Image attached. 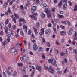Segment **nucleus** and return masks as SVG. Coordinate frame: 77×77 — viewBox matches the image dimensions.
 I'll list each match as a JSON object with an SVG mask.
<instances>
[{"instance_id":"nucleus-1","label":"nucleus","mask_w":77,"mask_h":77,"mask_svg":"<svg viewBox=\"0 0 77 77\" xmlns=\"http://www.w3.org/2000/svg\"><path fill=\"white\" fill-rule=\"evenodd\" d=\"M43 7L45 8V12H46L48 17H51V16L50 14V12L48 11V6L47 5L46 3H44L43 5Z\"/></svg>"},{"instance_id":"nucleus-2","label":"nucleus","mask_w":77,"mask_h":77,"mask_svg":"<svg viewBox=\"0 0 77 77\" xmlns=\"http://www.w3.org/2000/svg\"><path fill=\"white\" fill-rule=\"evenodd\" d=\"M44 69L45 70H48V71H50V72L52 74L54 73V70L51 66H49V67L48 69V67H47V66H45L44 67Z\"/></svg>"},{"instance_id":"nucleus-3","label":"nucleus","mask_w":77,"mask_h":77,"mask_svg":"<svg viewBox=\"0 0 77 77\" xmlns=\"http://www.w3.org/2000/svg\"><path fill=\"white\" fill-rule=\"evenodd\" d=\"M48 62L49 63H51L52 65H54L55 66H57V64L56 63V61L55 59H52L48 60Z\"/></svg>"},{"instance_id":"nucleus-4","label":"nucleus","mask_w":77,"mask_h":77,"mask_svg":"<svg viewBox=\"0 0 77 77\" xmlns=\"http://www.w3.org/2000/svg\"><path fill=\"white\" fill-rule=\"evenodd\" d=\"M10 41H11V39L9 38H8L6 41L3 42H2V46L5 47V46L6 45V43L9 42Z\"/></svg>"},{"instance_id":"nucleus-5","label":"nucleus","mask_w":77,"mask_h":77,"mask_svg":"<svg viewBox=\"0 0 77 77\" xmlns=\"http://www.w3.org/2000/svg\"><path fill=\"white\" fill-rule=\"evenodd\" d=\"M73 31V30L72 29V28H70L69 30L67 32L68 33V35H71L72 34V32Z\"/></svg>"},{"instance_id":"nucleus-6","label":"nucleus","mask_w":77,"mask_h":77,"mask_svg":"<svg viewBox=\"0 0 77 77\" xmlns=\"http://www.w3.org/2000/svg\"><path fill=\"white\" fill-rule=\"evenodd\" d=\"M44 29L42 28L41 29V31L39 33L40 36H42V35H44Z\"/></svg>"},{"instance_id":"nucleus-7","label":"nucleus","mask_w":77,"mask_h":77,"mask_svg":"<svg viewBox=\"0 0 77 77\" xmlns=\"http://www.w3.org/2000/svg\"><path fill=\"white\" fill-rule=\"evenodd\" d=\"M31 10L32 12H34L36 10V7L35 6L32 7L31 8Z\"/></svg>"},{"instance_id":"nucleus-8","label":"nucleus","mask_w":77,"mask_h":77,"mask_svg":"<svg viewBox=\"0 0 77 77\" xmlns=\"http://www.w3.org/2000/svg\"><path fill=\"white\" fill-rule=\"evenodd\" d=\"M33 48L34 50L35 51L37 50V49H38V46H37V45H36V43H34V44Z\"/></svg>"},{"instance_id":"nucleus-9","label":"nucleus","mask_w":77,"mask_h":77,"mask_svg":"<svg viewBox=\"0 0 77 77\" xmlns=\"http://www.w3.org/2000/svg\"><path fill=\"white\" fill-rule=\"evenodd\" d=\"M68 7V5H67V3H65L64 4H63V9L64 10H65L66 8Z\"/></svg>"},{"instance_id":"nucleus-10","label":"nucleus","mask_w":77,"mask_h":77,"mask_svg":"<svg viewBox=\"0 0 77 77\" xmlns=\"http://www.w3.org/2000/svg\"><path fill=\"white\" fill-rule=\"evenodd\" d=\"M30 17L32 18L33 20H36L37 19V18L34 15H30L29 16Z\"/></svg>"},{"instance_id":"nucleus-11","label":"nucleus","mask_w":77,"mask_h":77,"mask_svg":"<svg viewBox=\"0 0 77 77\" xmlns=\"http://www.w3.org/2000/svg\"><path fill=\"white\" fill-rule=\"evenodd\" d=\"M5 72H6L7 73L8 75L11 76V75H12V74L11 73V72H9V71L7 70L6 71V70L5 69Z\"/></svg>"},{"instance_id":"nucleus-12","label":"nucleus","mask_w":77,"mask_h":77,"mask_svg":"<svg viewBox=\"0 0 77 77\" xmlns=\"http://www.w3.org/2000/svg\"><path fill=\"white\" fill-rule=\"evenodd\" d=\"M45 34H48V33H50L51 32V31L50 29H47L45 31Z\"/></svg>"},{"instance_id":"nucleus-13","label":"nucleus","mask_w":77,"mask_h":77,"mask_svg":"<svg viewBox=\"0 0 77 77\" xmlns=\"http://www.w3.org/2000/svg\"><path fill=\"white\" fill-rule=\"evenodd\" d=\"M36 69L37 70L39 71H40L41 69V66H37L36 67Z\"/></svg>"},{"instance_id":"nucleus-14","label":"nucleus","mask_w":77,"mask_h":77,"mask_svg":"<svg viewBox=\"0 0 77 77\" xmlns=\"http://www.w3.org/2000/svg\"><path fill=\"white\" fill-rule=\"evenodd\" d=\"M60 33L62 36H65L66 35V32L65 31H61Z\"/></svg>"},{"instance_id":"nucleus-15","label":"nucleus","mask_w":77,"mask_h":77,"mask_svg":"<svg viewBox=\"0 0 77 77\" xmlns=\"http://www.w3.org/2000/svg\"><path fill=\"white\" fill-rule=\"evenodd\" d=\"M23 29H25V32H27V27L25 25H23Z\"/></svg>"},{"instance_id":"nucleus-16","label":"nucleus","mask_w":77,"mask_h":77,"mask_svg":"<svg viewBox=\"0 0 77 77\" xmlns=\"http://www.w3.org/2000/svg\"><path fill=\"white\" fill-rule=\"evenodd\" d=\"M20 35H21L23 37L24 36V34L22 31H20Z\"/></svg>"},{"instance_id":"nucleus-17","label":"nucleus","mask_w":77,"mask_h":77,"mask_svg":"<svg viewBox=\"0 0 77 77\" xmlns=\"http://www.w3.org/2000/svg\"><path fill=\"white\" fill-rule=\"evenodd\" d=\"M4 29L5 30V33H6L8 31V27L7 26L5 27L4 28Z\"/></svg>"},{"instance_id":"nucleus-18","label":"nucleus","mask_w":77,"mask_h":77,"mask_svg":"<svg viewBox=\"0 0 77 77\" xmlns=\"http://www.w3.org/2000/svg\"><path fill=\"white\" fill-rule=\"evenodd\" d=\"M57 16L59 18H64V16H63L62 15H59V14H58Z\"/></svg>"},{"instance_id":"nucleus-19","label":"nucleus","mask_w":77,"mask_h":77,"mask_svg":"<svg viewBox=\"0 0 77 77\" xmlns=\"http://www.w3.org/2000/svg\"><path fill=\"white\" fill-rule=\"evenodd\" d=\"M14 15L16 19H18L19 18V15H18L14 13Z\"/></svg>"},{"instance_id":"nucleus-20","label":"nucleus","mask_w":77,"mask_h":77,"mask_svg":"<svg viewBox=\"0 0 77 77\" xmlns=\"http://www.w3.org/2000/svg\"><path fill=\"white\" fill-rule=\"evenodd\" d=\"M41 17L42 18H44L45 15V14H44V13H42L41 14Z\"/></svg>"},{"instance_id":"nucleus-21","label":"nucleus","mask_w":77,"mask_h":77,"mask_svg":"<svg viewBox=\"0 0 77 77\" xmlns=\"http://www.w3.org/2000/svg\"><path fill=\"white\" fill-rule=\"evenodd\" d=\"M14 47H13L11 49V53H14V51H16L17 50H16L15 48H14Z\"/></svg>"},{"instance_id":"nucleus-22","label":"nucleus","mask_w":77,"mask_h":77,"mask_svg":"<svg viewBox=\"0 0 77 77\" xmlns=\"http://www.w3.org/2000/svg\"><path fill=\"white\" fill-rule=\"evenodd\" d=\"M66 53L65 54L63 52L61 53H60V54L61 56H64V55H65V54H67V53H68V51H67V50H66Z\"/></svg>"},{"instance_id":"nucleus-23","label":"nucleus","mask_w":77,"mask_h":77,"mask_svg":"<svg viewBox=\"0 0 77 77\" xmlns=\"http://www.w3.org/2000/svg\"><path fill=\"white\" fill-rule=\"evenodd\" d=\"M74 11H76L77 10V5L76 4L75 5V7L73 9Z\"/></svg>"},{"instance_id":"nucleus-24","label":"nucleus","mask_w":77,"mask_h":77,"mask_svg":"<svg viewBox=\"0 0 77 77\" xmlns=\"http://www.w3.org/2000/svg\"><path fill=\"white\" fill-rule=\"evenodd\" d=\"M8 5L7 4V2H5V4H4L3 7V8L4 9V8H6V6H7Z\"/></svg>"},{"instance_id":"nucleus-25","label":"nucleus","mask_w":77,"mask_h":77,"mask_svg":"<svg viewBox=\"0 0 77 77\" xmlns=\"http://www.w3.org/2000/svg\"><path fill=\"white\" fill-rule=\"evenodd\" d=\"M62 5V2H60V3H59L58 4V7H60Z\"/></svg>"},{"instance_id":"nucleus-26","label":"nucleus","mask_w":77,"mask_h":77,"mask_svg":"<svg viewBox=\"0 0 77 77\" xmlns=\"http://www.w3.org/2000/svg\"><path fill=\"white\" fill-rule=\"evenodd\" d=\"M17 75V72L15 71L13 74V76L15 77V76H16Z\"/></svg>"},{"instance_id":"nucleus-27","label":"nucleus","mask_w":77,"mask_h":77,"mask_svg":"<svg viewBox=\"0 0 77 77\" xmlns=\"http://www.w3.org/2000/svg\"><path fill=\"white\" fill-rule=\"evenodd\" d=\"M54 31V34H57V32L56 31V28H54L53 29Z\"/></svg>"},{"instance_id":"nucleus-28","label":"nucleus","mask_w":77,"mask_h":77,"mask_svg":"<svg viewBox=\"0 0 77 77\" xmlns=\"http://www.w3.org/2000/svg\"><path fill=\"white\" fill-rule=\"evenodd\" d=\"M5 24L6 25H7V24H8V23H9V20H8V19L6 20L5 21Z\"/></svg>"},{"instance_id":"nucleus-29","label":"nucleus","mask_w":77,"mask_h":77,"mask_svg":"<svg viewBox=\"0 0 77 77\" xmlns=\"http://www.w3.org/2000/svg\"><path fill=\"white\" fill-rule=\"evenodd\" d=\"M23 74H26V67H24L23 70Z\"/></svg>"},{"instance_id":"nucleus-30","label":"nucleus","mask_w":77,"mask_h":77,"mask_svg":"<svg viewBox=\"0 0 77 77\" xmlns=\"http://www.w3.org/2000/svg\"><path fill=\"white\" fill-rule=\"evenodd\" d=\"M24 20V19L20 18L19 20V23H21L22 21H23Z\"/></svg>"},{"instance_id":"nucleus-31","label":"nucleus","mask_w":77,"mask_h":77,"mask_svg":"<svg viewBox=\"0 0 77 77\" xmlns=\"http://www.w3.org/2000/svg\"><path fill=\"white\" fill-rule=\"evenodd\" d=\"M20 43H17L16 45V48H18L19 47H20Z\"/></svg>"},{"instance_id":"nucleus-32","label":"nucleus","mask_w":77,"mask_h":77,"mask_svg":"<svg viewBox=\"0 0 77 77\" xmlns=\"http://www.w3.org/2000/svg\"><path fill=\"white\" fill-rule=\"evenodd\" d=\"M35 38V36H34V35H33V34H32V35L31 38V39H34Z\"/></svg>"},{"instance_id":"nucleus-33","label":"nucleus","mask_w":77,"mask_h":77,"mask_svg":"<svg viewBox=\"0 0 77 77\" xmlns=\"http://www.w3.org/2000/svg\"><path fill=\"white\" fill-rule=\"evenodd\" d=\"M42 57L43 59H44L45 58V57L44 56H45V55L44 54H42Z\"/></svg>"},{"instance_id":"nucleus-34","label":"nucleus","mask_w":77,"mask_h":77,"mask_svg":"<svg viewBox=\"0 0 77 77\" xmlns=\"http://www.w3.org/2000/svg\"><path fill=\"white\" fill-rule=\"evenodd\" d=\"M14 55H17V54H18V52L17 51V50H16L14 52Z\"/></svg>"},{"instance_id":"nucleus-35","label":"nucleus","mask_w":77,"mask_h":77,"mask_svg":"<svg viewBox=\"0 0 77 77\" xmlns=\"http://www.w3.org/2000/svg\"><path fill=\"white\" fill-rule=\"evenodd\" d=\"M16 26L15 25H13L12 26V30H15V29Z\"/></svg>"},{"instance_id":"nucleus-36","label":"nucleus","mask_w":77,"mask_h":77,"mask_svg":"<svg viewBox=\"0 0 77 77\" xmlns=\"http://www.w3.org/2000/svg\"><path fill=\"white\" fill-rule=\"evenodd\" d=\"M40 25V24H39V23L37 22V23H36V26H37V27H39Z\"/></svg>"},{"instance_id":"nucleus-37","label":"nucleus","mask_w":77,"mask_h":77,"mask_svg":"<svg viewBox=\"0 0 77 77\" xmlns=\"http://www.w3.org/2000/svg\"><path fill=\"white\" fill-rule=\"evenodd\" d=\"M14 32L13 31L11 30L10 32L11 35H14Z\"/></svg>"},{"instance_id":"nucleus-38","label":"nucleus","mask_w":77,"mask_h":77,"mask_svg":"<svg viewBox=\"0 0 77 77\" xmlns=\"http://www.w3.org/2000/svg\"><path fill=\"white\" fill-rule=\"evenodd\" d=\"M12 20L14 23H16V19H15V18L14 17V18H13Z\"/></svg>"},{"instance_id":"nucleus-39","label":"nucleus","mask_w":77,"mask_h":77,"mask_svg":"<svg viewBox=\"0 0 77 77\" xmlns=\"http://www.w3.org/2000/svg\"><path fill=\"white\" fill-rule=\"evenodd\" d=\"M67 23L68 25V26H71V24L70 23V22L69 21H67Z\"/></svg>"},{"instance_id":"nucleus-40","label":"nucleus","mask_w":77,"mask_h":77,"mask_svg":"<svg viewBox=\"0 0 77 77\" xmlns=\"http://www.w3.org/2000/svg\"><path fill=\"white\" fill-rule=\"evenodd\" d=\"M20 9L21 10H23L24 9V7L23 5H21L20 6Z\"/></svg>"},{"instance_id":"nucleus-41","label":"nucleus","mask_w":77,"mask_h":77,"mask_svg":"<svg viewBox=\"0 0 77 77\" xmlns=\"http://www.w3.org/2000/svg\"><path fill=\"white\" fill-rule=\"evenodd\" d=\"M40 2V1H39V0H36L35 3L36 4H38V3H39Z\"/></svg>"},{"instance_id":"nucleus-42","label":"nucleus","mask_w":77,"mask_h":77,"mask_svg":"<svg viewBox=\"0 0 77 77\" xmlns=\"http://www.w3.org/2000/svg\"><path fill=\"white\" fill-rule=\"evenodd\" d=\"M33 72L32 73V74H31V75L30 76V77H33V75H34V72H35V71H33Z\"/></svg>"},{"instance_id":"nucleus-43","label":"nucleus","mask_w":77,"mask_h":77,"mask_svg":"<svg viewBox=\"0 0 77 77\" xmlns=\"http://www.w3.org/2000/svg\"><path fill=\"white\" fill-rule=\"evenodd\" d=\"M29 66L31 67V68L32 69H33V71H35V67H34V66Z\"/></svg>"},{"instance_id":"nucleus-44","label":"nucleus","mask_w":77,"mask_h":77,"mask_svg":"<svg viewBox=\"0 0 77 77\" xmlns=\"http://www.w3.org/2000/svg\"><path fill=\"white\" fill-rule=\"evenodd\" d=\"M31 34H32V31L30 30H29L28 31V35H31Z\"/></svg>"},{"instance_id":"nucleus-45","label":"nucleus","mask_w":77,"mask_h":77,"mask_svg":"<svg viewBox=\"0 0 77 77\" xmlns=\"http://www.w3.org/2000/svg\"><path fill=\"white\" fill-rule=\"evenodd\" d=\"M62 71H58L57 72V73L58 74H62Z\"/></svg>"},{"instance_id":"nucleus-46","label":"nucleus","mask_w":77,"mask_h":77,"mask_svg":"<svg viewBox=\"0 0 77 77\" xmlns=\"http://www.w3.org/2000/svg\"><path fill=\"white\" fill-rule=\"evenodd\" d=\"M55 10H56V8L54 7L52 8V11L53 12H54L55 11Z\"/></svg>"},{"instance_id":"nucleus-47","label":"nucleus","mask_w":77,"mask_h":77,"mask_svg":"<svg viewBox=\"0 0 77 77\" xmlns=\"http://www.w3.org/2000/svg\"><path fill=\"white\" fill-rule=\"evenodd\" d=\"M68 3L69 6H72V3L71 2H70V1H69Z\"/></svg>"},{"instance_id":"nucleus-48","label":"nucleus","mask_w":77,"mask_h":77,"mask_svg":"<svg viewBox=\"0 0 77 77\" xmlns=\"http://www.w3.org/2000/svg\"><path fill=\"white\" fill-rule=\"evenodd\" d=\"M60 27H61V28L63 29H65V26H64L63 25H60Z\"/></svg>"},{"instance_id":"nucleus-49","label":"nucleus","mask_w":77,"mask_h":77,"mask_svg":"<svg viewBox=\"0 0 77 77\" xmlns=\"http://www.w3.org/2000/svg\"><path fill=\"white\" fill-rule=\"evenodd\" d=\"M1 58L2 61H4L5 60V58L3 56Z\"/></svg>"},{"instance_id":"nucleus-50","label":"nucleus","mask_w":77,"mask_h":77,"mask_svg":"<svg viewBox=\"0 0 77 77\" xmlns=\"http://www.w3.org/2000/svg\"><path fill=\"white\" fill-rule=\"evenodd\" d=\"M20 59L22 61H24V58L23 57H20Z\"/></svg>"},{"instance_id":"nucleus-51","label":"nucleus","mask_w":77,"mask_h":77,"mask_svg":"<svg viewBox=\"0 0 77 77\" xmlns=\"http://www.w3.org/2000/svg\"><path fill=\"white\" fill-rule=\"evenodd\" d=\"M46 44L47 45V46L48 47H50V43L49 42H48L46 43Z\"/></svg>"},{"instance_id":"nucleus-52","label":"nucleus","mask_w":77,"mask_h":77,"mask_svg":"<svg viewBox=\"0 0 77 77\" xmlns=\"http://www.w3.org/2000/svg\"><path fill=\"white\" fill-rule=\"evenodd\" d=\"M61 23H63V24H66L67 23L66 21H61Z\"/></svg>"},{"instance_id":"nucleus-53","label":"nucleus","mask_w":77,"mask_h":77,"mask_svg":"<svg viewBox=\"0 0 77 77\" xmlns=\"http://www.w3.org/2000/svg\"><path fill=\"white\" fill-rule=\"evenodd\" d=\"M18 66H23V64L21 63H18Z\"/></svg>"},{"instance_id":"nucleus-54","label":"nucleus","mask_w":77,"mask_h":77,"mask_svg":"<svg viewBox=\"0 0 77 77\" xmlns=\"http://www.w3.org/2000/svg\"><path fill=\"white\" fill-rule=\"evenodd\" d=\"M56 43L57 45H60V43L58 42H57V41H56Z\"/></svg>"},{"instance_id":"nucleus-55","label":"nucleus","mask_w":77,"mask_h":77,"mask_svg":"<svg viewBox=\"0 0 77 77\" xmlns=\"http://www.w3.org/2000/svg\"><path fill=\"white\" fill-rule=\"evenodd\" d=\"M32 14L34 15H38V14H37V13H35V12H32Z\"/></svg>"},{"instance_id":"nucleus-56","label":"nucleus","mask_w":77,"mask_h":77,"mask_svg":"<svg viewBox=\"0 0 77 77\" xmlns=\"http://www.w3.org/2000/svg\"><path fill=\"white\" fill-rule=\"evenodd\" d=\"M2 75H3V76L7 75L4 72H3Z\"/></svg>"},{"instance_id":"nucleus-57","label":"nucleus","mask_w":77,"mask_h":77,"mask_svg":"<svg viewBox=\"0 0 77 77\" xmlns=\"http://www.w3.org/2000/svg\"><path fill=\"white\" fill-rule=\"evenodd\" d=\"M33 29H34V31L35 32L37 31V29L36 28H34Z\"/></svg>"},{"instance_id":"nucleus-58","label":"nucleus","mask_w":77,"mask_h":77,"mask_svg":"<svg viewBox=\"0 0 77 77\" xmlns=\"http://www.w3.org/2000/svg\"><path fill=\"white\" fill-rule=\"evenodd\" d=\"M55 53H56L57 54V53H59V51H58V50H57V49H55Z\"/></svg>"},{"instance_id":"nucleus-59","label":"nucleus","mask_w":77,"mask_h":77,"mask_svg":"<svg viewBox=\"0 0 77 77\" xmlns=\"http://www.w3.org/2000/svg\"><path fill=\"white\" fill-rule=\"evenodd\" d=\"M26 5L27 6H30V3H27L26 4Z\"/></svg>"},{"instance_id":"nucleus-60","label":"nucleus","mask_w":77,"mask_h":77,"mask_svg":"<svg viewBox=\"0 0 77 77\" xmlns=\"http://www.w3.org/2000/svg\"><path fill=\"white\" fill-rule=\"evenodd\" d=\"M73 53H74L75 54H77V51H76V50L75 49H74L73 50Z\"/></svg>"},{"instance_id":"nucleus-61","label":"nucleus","mask_w":77,"mask_h":77,"mask_svg":"<svg viewBox=\"0 0 77 77\" xmlns=\"http://www.w3.org/2000/svg\"><path fill=\"white\" fill-rule=\"evenodd\" d=\"M42 40L44 43H45V42H46L45 41V39H44V38H42Z\"/></svg>"},{"instance_id":"nucleus-62","label":"nucleus","mask_w":77,"mask_h":77,"mask_svg":"<svg viewBox=\"0 0 77 77\" xmlns=\"http://www.w3.org/2000/svg\"><path fill=\"white\" fill-rule=\"evenodd\" d=\"M22 22L23 23V24H25V23H26V21H25L24 19V20H23V21Z\"/></svg>"},{"instance_id":"nucleus-63","label":"nucleus","mask_w":77,"mask_h":77,"mask_svg":"<svg viewBox=\"0 0 77 77\" xmlns=\"http://www.w3.org/2000/svg\"><path fill=\"white\" fill-rule=\"evenodd\" d=\"M68 42L69 43V44H72V42H71V40H69L68 41Z\"/></svg>"},{"instance_id":"nucleus-64","label":"nucleus","mask_w":77,"mask_h":77,"mask_svg":"<svg viewBox=\"0 0 77 77\" xmlns=\"http://www.w3.org/2000/svg\"><path fill=\"white\" fill-rule=\"evenodd\" d=\"M8 27L9 28H11V25L10 23L8 24Z\"/></svg>"}]
</instances>
